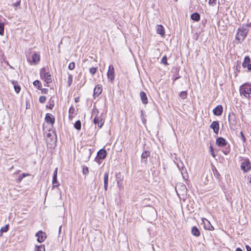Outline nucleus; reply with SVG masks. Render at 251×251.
<instances>
[{"label":"nucleus","mask_w":251,"mask_h":251,"mask_svg":"<svg viewBox=\"0 0 251 251\" xmlns=\"http://www.w3.org/2000/svg\"><path fill=\"white\" fill-rule=\"evenodd\" d=\"M175 0V1H177V0Z\"/></svg>","instance_id":"59"},{"label":"nucleus","mask_w":251,"mask_h":251,"mask_svg":"<svg viewBox=\"0 0 251 251\" xmlns=\"http://www.w3.org/2000/svg\"><path fill=\"white\" fill-rule=\"evenodd\" d=\"M214 132L215 134H218L219 130V123L218 121H213L210 126Z\"/></svg>","instance_id":"10"},{"label":"nucleus","mask_w":251,"mask_h":251,"mask_svg":"<svg viewBox=\"0 0 251 251\" xmlns=\"http://www.w3.org/2000/svg\"><path fill=\"white\" fill-rule=\"evenodd\" d=\"M8 229H9V225H6L5 226L2 227L0 229V230H1V231H2V232H5L8 231Z\"/></svg>","instance_id":"37"},{"label":"nucleus","mask_w":251,"mask_h":251,"mask_svg":"<svg viewBox=\"0 0 251 251\" xmlns=\"http://www.w3.org/2000/svg\"><path fill=\"white\" fill-rule=\"evenodd\" d=\"M209 151H210V152H211V155L214 157L215 156V155L214 154L213 149V147H212V146H210Z\"/></svg>","instance_id":"43"},{"label":"nucleus","mask_w":251,"mask_h":251,"mask_svg":"<svg viewBox=\"0 0 251 251\" xmlns=\"http://www.w3.org/2000/svg\"><path fill=\"white\" fill-rule=\"evenodd\" d=\"M82 172L84 175H87L89 173L88 168L86 166H83Z\"/></svg>","instance_id":"40"},{"label":"nucleus","mask_w":251,"mask_h":251,"mask_svg":"<svg viewBox=\"0 0 251 251\" xmlns=\"http://www.w3.org/2000/svg\"><path fill=\"white\" fill-rule=\"evenodd\" d=\"M98 70L97 67H91L89 69V72L92 75H94Z\"/></svg>","instance_id":"32"},{"label":"nucleus","mask_w":251,"mask_h":251,"mask_svg":"<svg viewBox=\"0 0 251 251\" xmlns=\"http://www.w3.org/2000/svg\"><path fill=\"white\" fill-rule=\"evenodd\" d=\"M240 134L241 137V139L244 143H245L246 142V139L245 136H244L243 131H241L240 132Z\"/></svg>","instance_id":"42"},{"label":"nucleus","mask_w":251,"mask_h":251,"mask_svg":"<svg viewBox=\"0 0 251 251\" xmlns=\"http://www.w3.org/2000/svg\"><path fill=\"white\" fill-rule=\"evenodd\" d=\"M41 78L44 80L47 83H50L52 82L51 76L49 72L47 73L45 76H43Z\"/></svg>","instance_id":"20"},{"label":"nucleus","mask_w":251,"mask_h":251,"mask_svg":"<svg viewBox=\"0 0 251 251\" xmlns=\"http://www.w3.org/2000/svg\"><path fill=\"white\" fill-rule=\"evenodd\" d=\"M61 228V226H60V227H59V232H60Z\"/></svg>","instance_id":"56"},{"label":"nucleus","mask_w":251,"mask_h":251,"mask_svg":"<svg viewBox=\"0 0 251 251\" xmlns=\"http://www.w3.org/2000/svg\"><path fill=\"white\" fill-rule=\"evenodd\" d=\"M12 84L14 85V89H15V92L17 93H19L21 90V87L19 85H17V81L13 80L12 81Z\"/></svg>","instance_id":"24"},{"label":"nucleus","mask_w":251,"mask_h":251,"mask_svg":"<svg viewBox=\"0 0 251 251\" xmlns=\"http://www.w3.org/2000/svg\"><path fill=\"white\" fill-rule=\"evenodd\" d=\"M48 73L49 72L47 71V69L46 68H42L40 71V75L41 77L42 78L43 76H45V75H46V74Z\"/></svg>","instance_id":"26"},{"label":"nucleus","mask_w":251,"mask_h":251,"mask_svg":"<svg viewBox=\"0 0 251 251\" xmlns=\"http://www.w3.org/2000/svg\"><path fill=\"white\" fill-rule=\"evenodd\" d=\"M236 116L233 113H230L228 115V122L230 124H231L232 125H235L236 122Z\"/></svg>","instance_id":"13"},{"label":"nucleus","mask_w":251,"mask_h":251,"mask_svg":"<svg viewBox=\"0 0 251 251\" xmlns=\"http://www.w3.org/2000/svg\"><path fill=\"white\" fill-rule=\"evenodd\" d=\"M191 19L196 22H198L200 20V15L197 12L193 13L191 15Z\"/></svg>","instance_id":"22"},{"label":"nucleus","mask_w":251,"mask_h":251,"mask_svg":"<svg viewBox=\"0 0 251 251\" xmlns=\"http://www.w3.org/2000/svg\"><path fill=\"white\" fill-rule=\"evenodd\" d=\"M75 110V109L73 107H71L69 109V112L71 113V112H73V111Z\"/></svg>","instance_id":"51"},{"label":"nucleus","mask_w":251,"mask_h":251,"mask_svg":"<svg viewBox=\"0 0 251 251\" xmlns=\"http://www.w3.org/2000/svg\"><path fill=\"white\" fill-rule=\"evenodd\" d=\"M240 93L246 98L250 100L251 95V85L248 83H244L240 87Z\"/></svg>","instance_id":"2"},{"label":"nucleus","mask_w":251,"mask_h":251,"mask_svg":"<svg viewBox=\"0 0 251 251\" xmlns=\"http://www.w3.org/2000/svg\"><path fill=\"white\" fill-rule=\"evenodd\" d=\"M191 232L192 234L196 237H199L201 235V232L200 230L196 226H194L192 227Z\"/></svg>","instance_id":"16"},{"label":"nucleus","mask_w":251,"mask_h":251,"mask_svg":"<svg viewBox=\"0 0 251 251\" xmlns=\"http://www.w3.org/2000/svg\"><path fill=\"white\" fill-rule=\"evenodd\" d=\"M246 68H248V70L249 71H251V63H250V64H249L247 66V67H246Z\"/></svg>","instance_id":"50"},{"label":"nucleus","mask_w":251,"mask_h":251,"mask_svg":"<svg viewBox=\"0 0 251 251\" xmlns=\"http://www.w3.org/2000/svg\"><path fill=\"white\" fill-rule=\"evenodd\" d=\"M187 96V93L186 91H182L180 92L179 94L180 97L182 99H185L186 98Z\"/></svg>","instance_id":"33"},{"label":"nucleus","mask_w":251,"mask_h":251,"mask_svg":"<svg viewBox=\"0 0 251 251\" xmlns=\"http://www.w3.org/2000/svg\"><path fill=\"white\" fill-rule=\"evenodd\" d=\"M39 100L41 103H43L46 101V98L45 96H42L40 97Z\"/></svg>","instance_id":"41"},{"label":"nucleus","mask_w":251,"mask_h":251,"mask_svg":"<svg viewBox=\"0 0 251 251\" xmlns=\"http://www.w3.org/2000/svg\"><path fill=\"white\" fill-rule=\"evenodd\" d=\"M249 26H251V23H250V24H249Z\"/></svg>","instance_id":"57"},{"label":"nucleus","mask_w":251,"mask_h":251,"mask_svg":"<svg viewBox=\"0 0 251 251\" xmlns=\"http://www.w3.org/2000/svg\"><path fill=\"white\" fill-rule=\"evenodd\" d=\"M36 236L37 237V241L40 243L44 242L47 237L46 233L41 230L36 233Z\"/></svg>","instance_id":"6"},{"label":"nucleus","mask_w":251,"mask_h":251,"mask_svg":"<svg viewBox=\"0 0 251 251\" xmlns=\"http://www.w3.org/2000/svg\"><path fill=\"white\" fill-rule=\"evenodd\" d=\"M28 174L23 173L19 176L17 182H20L25 177L29 176Z\"/></svg>","instance_id":"30"},{"label":"nucleus","mask_w":251,"mask_h":251,"mask_svg":"<svg viewBox=\"0 0 251 251\" xmlns=\"http://www.w3.org/2000/svg\"><path fill=\"white\" fill-rule=\"evenodd\" d=\"M181 187H182L181 189H182V190H186V189H187L185 185H182Z\"/></svg>","instance_id":"52"},{"label":"nucleus","mask_w":251,"mask_h":251,"mask_svg":"<svg viewBox=\"0 0 251 251\" xmlns=\"http://www.w3.org/2000/svg\"><path fill=\"white\" fill-rule=\"evenodd\" d=\"M94 123L95 125H97L99 127H101L103 125L104 121L102 118L96 116L94 119Z\"/></svg>","instance_id":"15"},{"label":"nucleus","mask_w":251,"mask_h":251,"mask_svg":"<svg viewBox=\"0 0 251 251\" xmlns=\"http://www.w3.org/2000/svg\"><path fill=\"white\" fill-rule=\"evenodd\" d=\"M27 61L34 64H36L40 61V55L36 53H34L32 55L31 58L29 57L27 58Z\"/></svg>","instance_id":"7"},{"label":"nucleus","mask_w":251,"mask_h":251,"mask_svg":"<svg viewBox=\"0 0 251 251\" xmlns=\"http://www.w3.org/2000/svg\"><path fill=\"white\" fill-rule=\"evenodd\" d=\"M235 251H243L240 248H237Z\"/></svg>","instance_id":"53"},{"label":"nucleus","mask_w":251,"mask_h":251,"mask_svg":"<svg viewBox=\"0 0 251 251\" xmlns=\"http://www.w3.org/2000/svg\"><path fill=\"white\" fill-rule=\"evenodd\" d=\"M86 153L87 154H88V159H89L91 155V152L90 150H86Z\"/></svg>","instance_id":"47"},{"label":"nucleus","mask_w":251,"mask_h":251,"mask_svg":"<svg viewBox=\"0 0 251 251\" xmlns=\"http://www.w3.org/2000/svg\"><path fill=\"white\" fill-rule=\"evenodd\" d=\"M150 152L148 151H144L142 155H141V158L142 159H147V158L150 156Z\"/></svg>","instance_id":"25"},{"label":"nucleus","mask_w":251,"mask_h":251,"mask_svg":"<svg viewBox=\"0 0 251 251\" xmlns=\"http://www.w3.org/2000/svg\"><path fill=\"white\" fill-rule=\"evenodd\" d=\"M75 68V63L74 62H71L68 66V68L70 70H73Z\"/></svg>","instance_id":"38"},{"label":"nucleus","mask_w":251,"mask_h":251,"mask_svg":"<svg viewBox=\"0 0 251 251\" xmlns=\"http://www.w3.org/2000/svg\"><path fill=\"white\" fill-rule=\"evenodd\" d=\"M45 121L48 124H53L55 122L54 117L50 113H47L45 116Z\"/></svg>","instance_id":"11"},{"label":"nucleus","mask_w":251,"mask_h":251,"mask_svg":"<svg viewBox=\"0 0 251 251\" xmlns=\"http://www.w3.org/2000/svg\"><path fill=\"white\" fill-rule=\"evenodd\" d=\"M250 182L251 183V177L250 178Z\"/></svg>","instance_id":"58"},{"label":"nucleus","mask_w":251,"mask_h":251,"mask_svg":"<svg viewBox=\"0 0 251 251\" xmlns=\"http://www.w3.org/2000/svg\"><path fill=\"white\" fill-rule=\"evenodd\" d=\"M40 90H41L42 93L43 94H47L48 91V90L46 88L42 89V88H41Z\"/></svg>","instance_id":"44"},{"label":"nucleus","mask_w":251,"mask_h":251,"mask_svg":"<svg viewBox=\"0 0 251 251\" xmlns=\"http://www.w3.org/2000/svg\"><path fill=\"white\" fill-rule=\"evenodd\" d=\"M4 25L2 23H0V35H3L4 34Z\"/></svg>","instance_id":"34"},{"label":"nucleus","mask_w":251,"mask_h":251,"mask_svg":"<svg viewBox=\"0 0 251 251\" xmlns=\"http://www.w3.org/2000/svg\"><path fill=\"white\" fill-rule=\"evenodd\" d=\"M212 170L214 176L218 179H220V175L216 167L214 166L212 167Z\"/></svg>","instance_id":"23"},{"label":"nucleus","mask_w":251,"mask_h":251,"mask_svg":"<svg viewBox=\"0 0 251 251\" xmlns=\"http://www.w3.org/2000/svg\"><path fill=\"white\" fill-rule=\"evenodd\" d=\"M20 5V1H17L14 4V6L17 7Z\"/></svg>","instance_id":"49"},{"label":"nucleus","mask_w":251,"mask_h":251,"mask_svg":"<svg viewBox=\"0 0 251 251\" xmlns=\"http://www.w3.org/2000/svg\"><path fill=\"white\" fill-rule=\"evenodd\" d=\"M206 223L204 222V221H202V222L204 223V227L205 229L208 230H214V227L211 225L210 223L206 219H205Z\"/></svg>","instance_id":"19"},{"label":"nucleus","mask_w":251,"mask_h":251,"mask_svg":"<svg viewBox=\"0 0 251 251\" xmlns=\"http://www.w3.org/2000/svg\"><path fill=\"white\" fill-rule=\"evenodd\" d=\"M107 155L106 151L104 149H100L97 152V157L96 159H104Z\"/></svg>","instance_id":"8"},{"label":"nucleus","mask_w":251,"mask_h":251,"mask_svg":"<svg viewBox=\"0 0 251 251\" xmlns=\"http://www.w3.org/2000/svg\"><path fill=\"white\" fill-rule=\"evenodd\" d=\"M216 0H209V4L210 5H214L215 4Z\"/></svg>","instance_id":"46"},{"label":"nucleus","mask_w":251,"mask_h":251,"mask_svg":"<svg viewBox=\"0 0 251 251\" xmlns=\"http://www.w3.org/2000/svg\"><path fill=\"white\" fill-rule=\"evenodd\" d=\"M107 76L109 81L113 83L115 79V71L112 65L109 66Z\"/></svg>","instance_id":"5"},{"label":"nucleus","mask_w":251,"mask_h":251,"mask_svg":"<svg viewBox=\"0 0 251 251\" xmlns=\"http://www.w3.org/2000/svg\"><path fill=\"white\" fill-rule=\"evenodd\" d=\"M241 169L244 173H247L251 169V163L248 158H244L242 159Z\"/></svg>","instance_id":"4"},{"label":"nucleus","mask_w":251,"mask_h":251,"mask_svg":"<svg viewBox=\"0 0 251 251\" xmlns=\"http://www.w3.org/2000/svg\"><path fill=\"white\" fill-rule=\"evenodd\" d=\"M108 176H109V173L108 172H106L104 174V188L105 191H107L108 188Z\"/></svg>","instance_id":"17"},{"label":"nucleus","mask_w":251,"mask_h":251,"mask_svg":"<svg viewBox=\"0 0 251 251\" xmlns=\"http://www.w3.org/2000/svg\"><path fill=\"white\" fill-rule=\"evenodd\" d=\"M216 145L220 147H225V149L223 151V153L225 155L228 154L230 152V145L226 141V140L221 137H218L216 141Z\"/></svg>","instance_id":"1"},{"label":"nucleus","mask_w":251,"mask_h":251,"mask_svg":"<svg viewBox=\"0 0 251 251\" xmlns=\"http://www.w3.org/2000/svg\"><path fill=\"white\" fill-rule=\"evenodd\" d=\"M156 30L157 34H160L162 37L165 35V29L162 25H157L156 26Z\"/></svg>","instance_id":"14"},{"label":"nucleus","mask_w":251,"mask_h":251,"mask_svg":"<svg viewBox=\"0 0 251 251\" xmlns=\"http://www.w3.org/2000/svg\"><path fill=\"white\" fill-rule=\"evenodd\" d=\"M246 248L247 251H251V247H250V246H249L248 245H246Z\"/></svg>","instance_id":"48"},{"label":"nucleus","mask_w":251,"mask_h":251,"mask_svg":"<svg viewBox=\"0 0 251 251\" xmlns=\"http://www.w3.org/2000/svg\"><path fill=\"white\" fill-rule=\"evenodd\" d=\"M145 116L144 115L143 111L141 110V118L142 119V122L144 124H146V120L145 117Z\"/></svg>","instance_id":"39"},{"label":"nucleus","mask_w":251,"mask_h":251,"mask_svg":"<svg viewBox=\"0 0 251 251\" xmlns=\"http://www.w3.org/2000/svg\"><path fill=\"white\" fill-rule=\"evenodd\" d=\"M79 101V98H75V101L78 102Z\"/></svg>","instance_id":"54"},{"label":"nucleus","mask_w":251,"mask_h":251,"mask_svg":"<svg viewBox=\"0 0 251 251\" xmlns=\"http://www.w3.org/2000/svg\"><path fill=\"white\" fill-rule=\"evenodd\" d=\"M57 170H58V169L56 168H55V169L54 170V172H53V177H57Z\"/></svg>","instance_id":"45"},{"label":"nucleus","mask_w":251,"mask_h":251,"mask_svg":"<svg viewBox=\"0 0 251 251\" xmlns=\"http://www.w3.org/2000/svg\"><path fill=\"white\" fill-rule=\"evenodd\" d=\"M52 182L53 187H57L59 185L57 180V177H53Z\"/></svg>","instance_id":"31"},{"label":"nucleus","mask_w":251,"mask_h":251,"mask_svg":"<svg viewBox=\"0 0 251 251\" xmlns=\"http://www.w3.org/2000/svg\"><path fill=\"white\" fill-rule=\"evenodd\" d=\"M33 83L34 86L36 87L38 89H41V88H42V84L39 80H36L34 81Z\"/></svg>","instance_id":"28"},{"label":"nucleus","mask_w":251,"mask_h":251,"mask_svg":"<svg viewBox=\"0 0 251 251\" xmlns=\"http://www.w3.org/2000/svg\"><path fill=\"white\" fill-rule=\"evenodd\" d=\"M251 59L249 56H247L244 58L243 62L242 63V66L243 68H246L247 66L250 63Z\"/></svg>","instance_id":"21"},{"label":"nucleus","mask_w":251,"mask_h":251,"mask_svg":"<svg viewBox=\"0 0 251 251\" xmlns=\"http://www.w3.org/2000/svg\"><path fill=\"white\" fill-rule=\"evenodd\" d=\"M140 97L143 104H147L148 103L147 95L144 92L142 91L140 92Z\"/></svg>","instance_id":"18"},{"label":"nucleus","mask_w":251,"mask_h":251,"mask_svg":"<svg viewBox=\"0 0 251 251\" xmlns=\"http://www.w3.org/2000/svg\"><path fill=\"white\" fill-rule=\"evenodd\" d=\"M102 87L101 85L98 84L94 90V95L99 96L102 92Z\"/></svg>","instance_id":"12"},{"label":"nucleus","mask_w":251,"mask_h":251,"mask_svg":"<svg viewBox=\"0 0 251 251\" xmlns=\"http://www.w3.org/2000/svg\"><path fill=\"white\" fill-rule=\"evenodd\" d=\"M236 34L235 41L236 44H241L247 36V31L246 29L239 28Z\"/></svg>","instance_id":"3"},{"label":"nucleus","mask_w":251,"mask_h":251,"mask_svg":"<svg viewBox=\"0 0 251 251\" xmlns=\"http://www.w3.org/2000/svg\"><path fill=\"white\" fill-rule=\"evenodd\" d=\"M73 82V75H69L68 78V84L69 86H70Z\"/></svg>","instance_id":"35"},{"label":"nucleus","mask_w":251,"mask_h":251,"mask_svg":"<svg viewBox=\"0 0 251 251\" xmlns=\"http://www.w3.org/2000/svg\"><path fill=\"white\" fill-rule=\"evenodd\" d=\"M223 111V108L221 105H217L213 110L214 115L216 116H221L222 114Z\"/></svg>","instance_id":"9"},{"label":"nucleus","mask_w":251,"mask_h":251,"mask_svg":"<svg viewBox=\"0 0 251 251\" xmlns=\"http://www.w3.org/2000/svg\"><path fill=\"white\" fill-rule=\"evenodd\" d=\"M3 232L0 230V237H1L2 235Z\"/></svg>","instance_id":"55"},{"label":"nucleus","mask_w":251,"mask_h":251,"mask_svg":"<svg viewBox=\"0 0 251 251\" xmlns=\"http://www.w3.org/2000/svg\"><path fill=\"white\" fill-rule=\"evenodd\" d=\"M35 251H45V246L44 245L36 246Z\"/></svg>","instance_id":"29"},{"label":"nucleus","mask_w":251,"mask_h":251,"mask_svg":"<svg viewBox=\"0 0 251 251\" xmlns=\"http://www.w3.org/2000/svg\"><path fill=\"white\" fill-rule=\"evenodd\" d=\"M74 127L77 130H80L81 127V122L79 120L76 121L74 124Z\"/></svg>","instance_id":"27"},{"label":"nucleus","mask_w":251,"mask_h":251,"mask_svg":"<svg viewBox=\"0 0 251 251\" xmlns=\"http://www.w3.org/2000/svg\"><path fill=\"white\" fill-rule=\"evenodd\" d=\"M161 63H162V64H164L166 66L168 65L167 57L166 55H164L162 58Z\"/></svg>","instance_id":"36"}]
</instances>
